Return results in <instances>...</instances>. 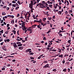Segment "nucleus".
<instances>
[{
  "label": "nucleus",
  "mask_w": 74,
  "mask_h": 74,
  "mask_svg": "<svg viewBox=\"0 0 74 74\" xmlns=\"http://www.w3.org/2000/svg\"><path fill=\"white\" fill-rule=\"evenodd\" d=\"M43 68H44V69H47V68H50L49 64H47L46 65L44 66L43 67Z\"/></svg>",
  "instance_id": "obj_1"
},
{
  "label": "nucleus",
  "mask_w": 74,
  "mask_h": 74,
  "mask_svg": "<svg viewBox=\"0 0 74 74\" xmlns=\"http://www.w3.org/2000/svg\"><path fill=\"white\" fill-rule=\"evenodd\" d=\"M37 6H39V8H41V7H43V6H42L41 3H39L37 4Z\"/></svg>",
  "instance_id": "obj_2"
},
{
  "label": "nucleus",
  "mask_w": 74,
  "mask_h": 74,
  "mask_svg": "<svg viewBox=\"0 0 74 74\" xmlns=\"http://www.w3.org/2000/svg\"><path fill=\"white\" fill-rule=\"evenodd\" d=\"M13 46L14 48H16L17 47V45H16V43H15V42L13 43Z\"/></svg>",
  "instance_id": "obj_3"
},
{
  "label": "nucleus",
  "mask_w": 74,
  "mask_h": 74,
  "mask_svg": "<svg viewBox=\"0 0 74 74\" xmlns=\"http://www.w3.org/2000/svg\"><path fill=\"white\" fill-rule=\"evenodd\" d=\"M2 48L4 51H7V49L5 48V45H3L2 47Z\"/></svg>",
  "instance_id": "obj_4"
},
{
  "label": "nucleus",
  "mask_w": 74,
  "mask_h": 74,
  "mask_svg": "<svg viewBox=\"0 0 74 74\" xmlns=\"http://www.w3.org/2000/svg\"><path fill=\"white\" fill-rule=\"evenodd\" d=\"M30 50H32V49H28L25 51V52H26V53H27V52H29Z\"/></svg>",
  "instance_id": "obj_5"
},
{
  "label": "nucleus",
  "mask_w": 74,
  "mask_h": 74,
  "mask_svg": "<svg viewBox=\"0 0 74 74\" xmlns=\"http://www.w3.org/2000/svg\"><path fill=\"white\" fill-rule=\"evenodd\" d=\"M19 49H20L21 50H22L23 49V47H18Z\"/></svg>",
  "instance_id": "obj_6"
},
{
  "label": "nucleus",
  "mask_w": 74,
  "mask_h": 74,
  "mask_svg": "<svg viewBox=\"0 0 74 74\" xmlns=\"http://www.w3.org/2000/svg\"><path fill=\"white\" fill-rule=\"evenodd\" d=\"M58 14L59 15H61L62 14V12L61 11H59L58 12Z\"/></svg>",
  "instance_id": "obj_7"
},
{
  "label": "nucleus",
  "mask_w": 74,
  "mask_h": 74,
  "mask_svg": "<svg viewBox=\"0 0 74 74\" xmlns=\"http://www.w3.org/2000/svg\"><path fill=\"white\" fill-rule=\"evenodd\" d=\"M33 5H29V8H30L31 9H32V8H33Z\"/></svg>",
  "instance_id": "obj_8"
},
{
  "label": "nucleus",
  "mask_w": 74,
  "mask_h": 74,
  "mask_svg": "<svg viewBox=\"0 0 74 74\" xmlns=\"http://www.w3.org/2000/svg\"><path fill=\"white\" fill-rule=\"evenodd\" d=\"M43 63H45L46 64V63H48V61H44L42 64Z\"/></svg>",
  "instance_id": "obj_9"
},
{
  "label": "nucleus",
  "mask_w": 74,
  "mask_h": 74,
  "mask_svg": "<svg viewBox=\"0 0 74 74\" xmlns=\"http://www.w3.org/2000/svg\"><path fill=\"white\" fill-rule=\"evenodd\" d=\"M46 7H47V8L46 9V10H50V9H49L50 8L49 6H46Z\"/></svg>",
  "instance_id": "obj_10"
},
{
  "label": "nucleus",
  "mask_w": 74,
  "mask_h": 74,
  "mask_svg": "<svg viewBox=\"0 0 74 74\" xmlns=\"http://www.w3.org/2000/svg\"><path fill=\"white\" fill-rule=\"evenodd\" d=\"M53 11L54 12H58V10H55V9H53Z\"/></svg>",
  "instance_id": "obj_11"
},
{
  "label": "nucleus",
  "mask_w": 74,
  "mask_h": 74,
  "mask_svg": "<svg viewBox=\"0 0 74 74\" xmlns=\"http://www.w3.org/2000/svg\"><path fill=\"white\" fill-rule=\"evenodd\" d=\"M29 32H30V33L29 34H30V33H32V29H30L29 30Z\"/></svg>",
  "instance_id": "obj_12"
},
{
  "label": "nucleus",
  "mask_w": 74,
  "mask_h": 74,
  "mask_svg": "<svg viewBox=\"0 0 74 74\" xmlns=\"http://www.w3.org/2000/svg\"><path fill=\"white\" fill-rule=\"evenodd\" d=\"M2 14V15H6V13L4 12H3Z\"/></svg>",
  "instance_id": "obj_13"
},
{
  "label": "nucleus",
  "mask_w": 74,
  "mask_h": 74,
  "mask_svg": "<svg viewBox=\"0 0 74 74\" xmlns=\"http://www.w3.org/2000/svg\"><path fill=\"white\" fill-rule=\"evenodd\" d=\"M29 55H34V53H28Z\"/></svg>",
  "instance_id": "obj_14"
},
{
  "label": "nucleus",
  "mask_w": 74,
  "mask_h": 74,
  "mask_svg": "<svg viewBox=\"0 0 74 74\" xmlns=\"http://www.w3.org/2000/svg\"><path fill=\"white\" fill-rule=\"evenodd\" d=\"M58 49V51H59V52H60V53H61V52H62V50H61V49H60L59 48Z\"/></svg>",
  "instance_id": "obj_15"
},
{
  "label": "nucleus",
  "mask_w": 74,
  "mask_h": 74,
  "mask_svg": "<svg viewBox=\"0 0 74 74\" xmlns=\"http://www.w3.org/2000/svg\"><path fill=\"white\" fill-rule=\"evenodd\" d=\"M42 22V20L41 19H40L39 21H38V23H41Z\"/></svg>",
  "instance_id": "obj_16"
},
{
  "label": "nucleus",
  "mask_w": 74,
  "mask_h": 74,
  "mask_svg": "<svg viewBox=\"0 0 74 74\" xmlns=\"http://www.w3.org/2000/svg\"><path fill=\"white\" fill-rule=\"evenodd\" d=\"M58 57H60V58H63V55L62 54L60 55Z\"/></svg>",
  "instance_id": "obj_17"
},
{
  "label": "nucleus",
  "mask_w": 74,
  "mask_h": 74,
  "mask_svg": "<svg viewBox=\"0 0 74 74\" xmlns=\"http://www.w3.org/2000/svg\"><path fill=\"white\" fill-rule=\"evenodd\" d=\"M30 60H33L34 59V58L32 57H30Z\"/></svg>",
  "instance_id": "obj_18"
},
{
  "label": "nucleus",
  "mask_w": 74,
  "mask_h": 74,
  "mask_svg": "<svg viewBox=\"0 0 74 74\" xmlns=\"http://www.w3.org/2000/svg\"><path fill=\"white\" fill-rule=\"evenodd\" d=\"M12 6H13L12 7V8H13V6L14 7H16V4H12Z\"/></svg>",
  "instance_id": "obj_19"
},
{
  "label": "nucleus",
  "mask_w": 74,
  "mask_h": 74,
  "mask_svg": "<svg viewBox=\"0 0 74 74\" xmlns=\"http://www.w3.org/2000/svg\"><path fill=\"white\" fill-rule=\"evenodd\" d=\"M69 56V55L66 53L64 55V58L66 57V56Z\"/></svg>",
  "instance_id": "obj_20"
},
{
  "label": "nucleus",
  "mask_w": 74,
  "mask_h": 74,
  "mask_svg": "<svg viewBox=\"0 0 74 74\" xmlns=\"http://www.w3.org/2000/svg\"><path fill=\"white\" fill-rule=\"evenodd\" d=\"M66 71H67V69H65L63 70L62 71H64V72H66Z\"/></svg>",
  "instance_id": "obj_21"
},
{
  "label": "nucleus",
  "mask_w": 74,
  "mask_h": 74,
  "mask_svg": "<svg viewBox=\"0 0 74 74\" xmlns=\"http://www.w3.org/2000/svg\"><path fill=\"white\" fill-rule=\"evenodd\" d=\"M47 24H50V23H45L43 25V26H46Z\"/></svg>",
  "instance_id": "obj_22"
},
{
  "label": "nucleus",
  "mask_w": 74,
  "mask_h": 74,
  "mask_svg": "<svg viewBox=\"0 0 74 74\" xmlns=\"http://www.w3.org/2000/svg\"><path fill=\"white\" fill-rule=\"evenodd\" d=\"M62 32H64V31H61V30H60L59 31V32H58L59 34H60V33H62Z\"/></svg>",
  "instance_id": "obj_23"
},
{
  "label": "nucleus",
  "mask_w": 74,
  "mask_h": 74,
  "mask_svg": "<svg viewBox=\"0 0 74 74\" xmlns=\"http://www.w3.org/2000/svg\"><path fill=\"white\" fill-rule=\"evenodd\" d=\"M12 32H13L14 34H16V31L13 30Z\"/></svg>",
  "instance_id": "obj_24"
},
{
  "label": "nucleus",
  "mask_w": 74,
  "mask_h": 74,
  "mask_svg": "<svg viewBox=\"0 0 74 74\" xmlns=\"http://www.w3.org/2000/svg\"><path fill=\"white\" fill-rule=\"evenodd\" d=\"M49 43L50 45H52V43L51 42V41H49Z\"/></svg>",
  "instance_id": "obj_25"
},
{
  "label": "nucleus",
  "mask_w": 74,
  "mask_h": 74,
  "mask_svg": "<svg viewBox=\"0 0 74 74\" xmlns=\"http://www.w3.org/2000/svg\"><path fill=\"white\" fill-rule=\"evenodd\" d=\"M21 46H22V44H19L17 45V47H21Z\"/></svg>",
  "instance_id": "obj_26"
},
{
  "label": "nucleus",
  "mask_w": 74,
  "mask_h": 74,
  "mask_svg": "<svg viewBox=\"0 0 74 74\" xmlns=\"http://www.w3.org/2000/svg\"><path fill=\"white\" fill-rule=\"evenodd\" d=\"M52 19V18L51 17H48V20L49 21H51Z\"/></svg>",
  "instance_id": "obj_27"
},
{
  "label": "nucleus",
  "mask_w": 74,
  "mask_h": 74,
  "mask_svg": "<svg viewBox=\"0 0 74 74\" xmlns=\"http://www.w3.org/2000/svg\"><path fill=\"white\" fill-rule=\"evenodd\" d=\"M11 23H12V24H14V21L13 20H12L11 21Z\"/></svg>",
  "instance_id": "obj_28"
},
{
  "label": "nucleus",
  "mask_w": 74,
  "mask_h": 74,
  "mask_svg": "<svg viewBox=\"0 0 74 74\" xmlns=\"http://www.w3.org/2000/svg\"><path fill=\"white\" fill-rule=\"evenodd\" d=\"M18 8H19V6H17L16 7L15 9V10H18Z\"/></svg>",
  "instance_id": "obj_29"
},
{
  "label": "nucleus",
  "mask_w": 74,
  "mask_h": 74,
  "mask_svg": "<svg viewBox=\"0 0 74 74\" xmlns=\"http://www.w3.org/2000/svg\"><path fill=\"white\" fill-rule=\"evenodd\" d=\"M68 43H69V44H70V43H71V40H69L68 41Z\"/></svg>",
  "instance_id": "obj_30"
},
{
  "label": "nucleus",
  "mask_w": 74,
  "mask_h": 74,
  "mask_svg": "<svg viewBox=\"0 0 74 74\" xmlns=\"http://www.w3.org/2000/svg\"><path fill=\"white\" fill-rule=\"evenodd\" d=\"M53 71H54V72H56V71L57 70L56 69H54L53 70H52Z\"/></svg>",
  "instance_id": "obj_31"
},
{
  "label": "nucleus",
  "mask_w": 74,
  "mask_h": 74,
  "mask_svg": "<svg viewBox=\"0 0 74 74\" xmlns=\"http://www.w3.org/2000/svg\"><path fill=\"white\" fill-rule=\"evenodd\" d=\"M33 17L34 19H36V17L35 16H34V15L33 16Z\"/></svg>",
  "instance_id": "obj_32"
},
{
  "label": "nucleus",
  "mask_w": 74,
  "mask_h": 74,
  "mask_svg": "<svg viewBox=\"0 0 74 74\" xmlns=\"http://www.w3.org/2000/svg\"><path fill=\"white\" fill-rule=\"evenodd\" d=\"M62 62L63 64H64V63H65V60H63V61H62Z\"/></svg>",
  "instance_id": "obj_33"
},
{
  "label": "nucleus",
  "mask_w": 74,
  "mask_h": 74,
  "mask_svg": "<svg viewBox=\"0 0 74 74\" xmlns=\"http://www.w3.org/2000/svg\"><path fill=\"white\" fill-rule=\"evenodd\" d=\"M67 70V71H68V72H70V69L68 68Z\"/></svg>",
  "instance_id": "obj_34"
},
{
  "label": "nucleus",
  "mask_w": 74,
  "mask_h": 74,
  "mask_svg": "<svg viewBox=\"0 0 74 74\" xmlns=\"http://www.w3.org/2000/svg\"><path fill=\"white\" fill-rule=\"evenodd\" d=\"M25 23H26V22L25 21V22H23V23H22L21 24H22V25H25Z\"/></svg>",
  "instance_id": "obj_35"
},
{
  "label": "nucleus",
  "mask_w": 74,
  "mask_h": 74,
  "mask_svg": "<svg viewBox=\"0 0 74 74\" xmlns=\"http://www.w3.org/2000/svg\"><path fill=\"white\" fill-rule=\"evenodd\" d=\"M17 3L18 4H19V5H21V2L19 1H18Z\"/></svg>",
  "instance_id": "obj_36"
},
{
  "label": "nucleus",
  "mask_w": 74,
  "mask_h": 74,
  "mask_svg": "<svg viewBox=\"0 0 74 74\" xmlns=\"http://www.w3.org/2000/svg\"><path fill=\"white\" fill-rule=\"evenodd\" d=\"M10 66H11V65H10V64H7V67H10Z\"/></svg>",
  "instance_id": "obj_37"
},
{
  "label": "nucleus",
  "mask_w": 74,
  "mask_h": 74,
  "mask_svg": "<svg viewBox=\"0 0 74 74\" xmlns=\"http://www.w3.org/2000/svg\"><path fill=\"white\" fill-rule=\"evenodd\" d=\"M41 8H47V7L44 6V5H43L42 7H41Z\"/></svg>",
  "instance_id": "obj_38"
},
{
  "label": "nucleus",
  "mask_w": 74,
  "mask_h": 74,
  "mask_svg": "<svg viewBox=\"0 0 74 74\" xmlns=\"http://www.w3.org/2000/svg\"><path fill=\"white\" fill-rule=\"evenodd\" d=\"M4 42H1V43L0 45H3V44H4Z\"/></svg>",
  "instance_id": "obj_39"
},
{
  "label": "nucleus",
  "mask_w": 74,
  "mask_h": 74,
  "mask_svg": "<svg viewBox=\"0 0 74 74\" xmlns=\"http://www.w3.org/2000/svg\"><path fill=\"white\" fill-rule=\"evenodd\" d=\"M6 10H10V8L7 7L6 8Z\"/></svg>",
  "instance_id": "obj_40"
},
{
  "label": "nucleus",
  "mask_w": 74,
  "mask_h": 74,
  "mask_svg": "<svg viewBox=\"0 0 74 74\" xmlns=\"http://www.w3.org/2000/svg\"><path fill=\"white\" fill-rule=\"evenodd\" d=\"M37 1V3H38V4L39 3V1H40V0H36Z\"/></svg>",
  "instance_id": "obj_41"
},
{
  "label": "nucleus",
  "mask_w": 74,
  "mask_h": 74,
  "mask_svg": "<svg viewBox=\"0 0 74 74\" xmlns=\"http://www.w3.org/2000/svg\"><path fill=\"white\" fill-rule=\"evenodd\" d=\"M1 1L2 4H5V3H4V1H3V0H1Z\"/></svg>",
  "instance_id": "obj_42"
},
{
  "label": "nucleus",
  "mask_w": 74,
  "mask_h": 74,
  "mask_svg": "<svg viewBox=\"0 0 74 74\" xmlns=\"http://www.w3.org/2000/svg\"><path fill=\"white\" fill-rule=\"evenodd\" d=\"M33 3L31 2L30 3V4H29V5H34V4Z\"/></svg>",
  "instance_id": "obj_43"
},
{
  "label": "nucleus",
  "mask_w": 74,
  "mask_h": 74,
  "mask_svg": "<svg viewBox=\"0 0 74 74\" xmlns=\"http://www.w3.org/2000/svg\"><path fill=\"white\" fill-rule=\"evenodd\" d=\"M69 11L70 12H69L70 14H71V13H72V12H73L71 10H69Z\"/></svg>",
  "instance_id": "obj_44"
},
{
  "label": "nucleus",
  "mask_w": 74,
  "mask_h": 74,
  "mask_svg": "<svg viewBox=\"0 0 74 74\" xmlns=\"http://www.w3.org/2000/svg\"><path fill=\"white\" fill-rule=\"evenodd\" d=\"M9 26H10V24H7V27H9Z\"/></svg>",
  "instance_id": "obj_45"
},
{
  "label": "nucleus",
  "mask_w": 74,
  "mask_h": 74,
  "mask_svg": "<svg viewBox=\"0 0 74 74\" xmlns=\"http://www.w3.org/2000/svg\"><path fill=\"white\" fill-rule=\"evenodd\" d=\"M49 7H51V8L52 7V5H49Z\"/></svg>",
  "instance_id": "obj_46"
},
{
  "label": "nucleus",
  "mask_w": 74,
  "mask_h": 74,
  "mask_svg": "<svg viewBox=\"0 0 74 74\" xmlns=\"http://www.w3.org/2000/svg\"><path fill=\"white\" fill-rule=\"evenodd\" d=\"M12 3H16V1H12Z\"/></svg>",
  "instance_id": "obj_47"
},
{
  "label": "nucleus",
  "mask_w": 74,
  "mask_h": 74,
  "mask_svg": "<svg viewBox=\"0 0 74 74\" xmlns=\"http://www.w3.org/2000/svg\"><path fill=\"white\" fill-rule=\"evenodd\" d=\"M10 40L9 39H7L6 40V41L7 42H10Z\"/></svg>",
  "instance_id": "obj_48"
},
{
  "label": "nucleus",
  "mask_w": 74,
  "mask_h": 74,
  "mask_svg": "<svg viewBox=\"0 0 74 74\" xmlns=\"http://www.w3.org/2000/svg\"><path fill=\"white\" fill-rule=\"evenodd\" d=\"M52 51H54V52H56V50H55L54 49H53L51 50Z\"/></svg>",
  "instance_id": "obj_49"
},
{
  "label": "nucleus",
  "mask_w": 74,
  "mask_h": 74,
  "mask_svg": "<svg viewBox=\"0 0 74 74\" xmlns=\"http://www.w3.org/2000/svg\"><path fill=\"white\" fill-rule=\"evenodd\" d=\"M50 32H51V31H49L47 33V34H49V33Z\"/></svg>",
  "instance_id": "obj_50"
},
{
  "label": "nucleus",
  "mask_w": 74,
  "mask_h": 74,
  "mask_svg": "<svg viewBox=\"0 0 74 74\" xmlns=\"http://www.w3.org/2000/svg\"><path fill=\"white\" fill-rule=\"evenodd\" d=\"M19 30H18L17 32V34L18 35H19Z\"/></svg>",
  "instance_id": "obj_51"
},
{
  "label": "nucleus",
  "mask_w": 74,
  "mask_h": 74,
  "mask_svg": "<svg viewBox=\"0 0 74 74\" xmlns=\"http://www.w3.org/2000/svg\"><path fill=\"white\" fill-rule=\"evenodd\" d=\"M34 1V5H35L36 4H37V2L36 1Z\"/></svg>",
  "instance_id": "obj_52"
},
{
  "label": "nucleus",
  "mask_w": 74,
  "mask_h": 74,
  "mask_svg": "<svg viewBox=\"0 0 74 74\" xmlns=\"http://www.w3.org/2000/svg\"><path fill=\"white\" fill-rule=\"evenodd\" d=\"M0 33H3V30H2L1 31H0Z\"/></svg>",
  "instance_id": "obj_53"
},
{
  "label": "nucleus",
  "mask_w": 74,
  "mask_h": 74,
  "mask_svg": "<svg viewBox=\"0 0 74 74\" xmlns=\"http://www.w3.org/2000/svg\"><path fill=\"white\" fill-rule=\"evenodd\" d=\"M46 3H48V4H50V1H48L47 2H46Z\"/></svg>",
  "instance_id": "obj_54"
},
{
  "label": "nucleus",
  "mask_w": 74,
  "mask_h": 74,
  "mask_svg": "<svg viewBox=\"0 0 74 74\" xmlns=\"http://www.w3.org/2000/svg\"><path fill=\"white\" fill-rule=\"evenodd\" d=\"M5 68H3L2 69V70H5Z\"/></svg>",
  "instance_id": "obj_55"
},
{
  "label": "nucleus",
  "mask_w": 74,
  "mask_h": 74,
  "mask_svg": "<svg viewBox=\"0 0 74 74\" xmlns=\"http://www.w3.org/2000/svg\"><path fill=\"white\" fill-rule=\"evenodd\" d=\"M44 4H45V5H46L47 6H48V5L47 3H44Z\"/></svg>",
  "instance_id": "obj_56"
},
{
  "label": "nucleus",
  "mask_w": 74,
  "mask_h": 74,
  "mask_svg": "<svg viewBox=\"0 0 74 74\" xmlns=\"http://www.w3.org/2000/svg\"><path fill=\"white\" fill-rule=\"evenodd\" d=\"M42 3H44H44H45V1H42Z\"/></svg>",
  "instance_id": "obj_57"
},
{
  "label": "nucleus",
  "mask_w": 74,
  "mask_h": 74,
  "mask_svg": "<svg viewBox=\"0 0 74 74\" xmlns=\"http://www.w3.org/2000/svg\"><path fill=\"white\" fill-rule=\"evenodd\" d=\"M65 14H68V12H67V11H66L65 12Z\"/></svg>",
  "instance_id": "obj_58"
},
{
  "label": "nucleus",
  "mask_w": 74,
  "mask_h": 74,
  "mask_svg": "<svg viewBox=\"0 0 74 74\" xmlns=\"http://www.w3.org/2000/svg\"><path fill=\"white\" fill-rule=\"evenodd\" d=\"M46 19H47L46 18H43V21H45V20H46Z\"/></svg>",
  "instance_id": "obj_59"
},
{
  "label": "nucleus",
  "mask_w": 74,
  "mask_h": 74,
  "mask_svg": "<svg viewBox=\"0 0 74 74\" xmlns=\"http://www.w3.org/2000/svg\"><path fill=\"white\" fill-rule=\"evenodd\" d=\"M3 23V20H2L1 22V23Z\"/></svg>",
  "instance_id": "obj_60"
},
{
  "label": "nucleus",
  "mask_w": 74,
  "mask_h": 74,
  "mask_svg": "<svg viewBox=\"0 0 74 74\" xmlns=\"http://www.w3.org/2000/svg\"><path fill=\"white\" fill-rule=\"evenodd\" d=\"M19 14L18 13L17 14V17H19Z\"/></svg>",
  "instance_id": "obj_61"
},
{
  "label": "nucleus",
  "mask_w": 74,
  "mask_h": 74,
  "mask_svg": "<svg viewBox=\"0 0 74 74\" xmlns=\"http://www.w3.org/2000/svg\"><path fill=\"white\" fill-rule=\"evenodd\" d=\"M16 40L18 41H21V40H20V39H16Z\"/></svg>",
  "instance_id": "obj_62"
},
{
  "label": "nucleus",
  "mask_w": 74,
  "mask_h": 74,
  "mask_svg": "<svg viewBox=\"0 0 74 74\" xmlns=\"http://www.w3.org/2000/svg\"><path fill=\"white\" fill-rule=\"evenodd\" d=\"M43 40H46V38L45 37H44V38H43Z\"/></svg>",
  "instance_id": "obj_63"
},
{
  "label": "nucleus",
  "mask_w": 74,
  "mask_h": 74,
  "mask_svg": "<svg viewBox=\"0 0 74 74\" xmlns=\"http://www.w3.org/2000/svg\"><path fill=\"white\" fill-rule=\"evenodd\" d=\"M61 29L62 30H64V29H63V27H61Z\"/></svg>",
  "instance_id": "obj_64"
}]
</instances>
